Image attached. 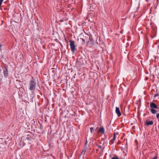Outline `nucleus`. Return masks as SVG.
I'll return each instance as SVG.
<instances>
[{
    "mask_svg": "<svg viewBox=\"0 0 159 159\" xmlns=\"http://www.w3.org/2000/svg\"><path fill=\"white\" fill-rule=\"evenodd\" d=\"M36 82L35 79L32 77V79L29 82V89L30 91L34 90L36 87Z\"/></svg>",
    "mask_w": 159,
    "mask_h": 159,
    "instance_id": "f257e3e1",
    "label": "nucleus"
},
{
    "mask_svg": "<svg viewBox=\"0 0 159 159\" xmlns=\"http://www.w3.org/2000/svg\"><path fill=\"white\" fill-rule=\"evenodd\" d=\"M69 42L70 43V49L71 50L73 53H74L75 50V42L74 41L72 40H70L69 41Z\"/></svg>",
    "mask_w": 159,
    "mask_h": 159,
    "instance_id": "f03ea898",
    "label": "nucleus"
},
{
    "mask_svg": "<svg viewBox=\"0 0 159 159\" xmlns=\"http://www.w3.org/2000/svg\"><path fill=\"white\" fill-rule=\"evenodd\" d=\"M150 107L152 109H157V106L154 103L151 102L150 104Z\"/></svg>",
    "mask_w": 159,
    "mask_h": 159,
    "instance_id": "7ed1b4c3",
    "label": "nucleus"
},
{
    "mask_svg": "<svg viewBox=\"0 0 159 159\" xmlns=\"http://www.w3.org/2000/svg\"><path fill=\"white\" fill-rule=\"evenodd\" d=\"M81 59H78L77 60L76 64L79 66H81L83 64V61H81Z\"/></svg>",
    "mask_w": 159,
    "mask_h": 159,
    "instance_id": "20e7f679",
    "label": "nucleus"
},
{
    "mask_svg": "<svg viewBox=\"0 0 159 159\" xmlns=\"http://www.w3.org/2000/svg\"><path fill=\"white\" fill-rule=\"evenodd\" d=\"M3 73L5 77H7L8 75V71L7 68H6L4 70Z\"/></svg>",
    "mask_w": 159,
    "mask_h": 159,
    "instance_id": "39448f33",
    "label": "nucleus"
},
{
    "mask_svg": "<svg viewBox=\"0 0 159 159\" xmlns=\"http://www.w3.org/2000/svg\"><path fill=\"white\" fill-rule=\"evenodd\" d=\"M116 112L119 117L120 116L121 114L120 111L119 109L117 107H116Z\"/></svg>",
    "mask_w": 159,
    "mask_h": 159,
    "instance_id": "423d86ee",
    "label": "nucleus"
},
{
    "mask_svg": "<svg viewBox=\"0 0 159 159\" xmlns=\"http://www.w3.org/2000/svg\"><path fill=\"white\" fill-rule=\"evenodd\" d=\"M98 132H100L102 133V134H104L105 133V130L104 129V128L103 126L101 127L98 130Z\"/></svg>",
    "mask_w": 159,
    "mask_h": 159,
    "instance_id": "0eeeda50",
    "label": "nucleus"
},
{
    "mask_svg": "<svg viewBox=\"0 0 159 159\" xmlns=\"http://www.w3.org/2000/svg\"><path fill=\"white\" fill-rule=\"evenodd\" d=\"M153 124V122L152 121H149L148 120H147L145 125H152Z\"/></svg>",
    "mask_w": 159,
    "mask_h": 159,
    "instance_id": "6e6552de",
    "label": "nucleus"
},
{
    "mask_svg": "<svg viewBox=\"0 0 159 159\" xmlns=\"http://www.w3.org/2000/svg\"><path fill=\"white\" fill-rule=\"evenodd\" d=\"M87 145H86V144H85L83 152H89L90 150L89 149H87Z\"/></svg>",
    "mask_w": 159,
    "mask_h": 159,
    "instance_id": "1a4fd4ad",
    "label": "nucleus"
},
{
    "mask_svg": "<svg viewBox=\"0 0 159 159\" xmlns=\"http://www.w3.org/2000/svg\"><path fill=\"white\" fill-rule=\"evenodd\" d=\"M159 96V91H158L157 90H156V94L154 95V98H155L156 97L158 96Z\"/></svg>",
    "mask_w": 159,
    "mask_h": 159,
    "instance_id": "9d476101",
    "label": "nucleus"
},
{
    "mask_svg": "<svg viewBox=\"0 0 159 159\" xmlns=\"http://www.w3.org/2000/svg\"><path fill=\"white\" fill-rule=\"evenodd\" d=\"M151 111L153 114H155L156 112V111L155 109L152 108L151 109Z\"/></svg>",
    "mask_w": 159,
    "mask_h": 159,
    "instance_id": "9b49d317",
    "label": "nucleus"
},
{
    "mask_svg": "<svg viewBox=\"0 0 159 159\" xmlns=\"http://www.w3.org/2000/svg\"><path fill=\"white\" fill-rule=\"evenodd\" d=\"M116 138V136L115 133H114V134L113 137L112 139V141H114L115 140Z\"/></svg>",
    "mask_w": 159,
    "mask_h": 159,
    "instance_id": "f8f14e48",
    "label": "nucleus"
},
{
    "mask_svg": "<svg viewBox=\"0 0 159 159\" xmlns=\"http://www.w3.org/2000/svg\"><path fill=\"white\" fill-rule=\"evenodd\" d=\"M90 132L92 133H93L94 131V129L93 127H91L90 128Z\"/></svg>",
    "mask_w": 159,
    "mask_h": 159,
    "instance_id": "ddd939ff",
    "label": "nucleus"
},
{
    "mask_svg": "<svg viewBox=\"0 0 159 159\" xmlns=\"http://www.w3.org/2000/svg\"><path fill=\"white\" fill-rule=\"evenodd\" d=\"M111 159H119L116 156L115 157H113L111 158Z\"/></svg>",
    "mask_w": 159,
    "mask_h": 159,
    "instance_id": "4468645a",
    "label": "nucleus"
},
{
    "mask_svg": "<svg viewBox=\"0 0 159 159\" xmlns=\"http://www.w3.org/2000/svg\"><path fill=\"white\" fill-rule=\"evenodd\" d=\"M98 148L99 149H101L102 148V146L101 145H98Z\"/></svg>",
    "mask_w": 159,
    "mask_h": 159,
    "instance_id": "2eb2a0df",
    "label": "nucleus"
},
{
    "mask_svg": "<svg viewBox=\"0 0 159 159\" xmlns=\"http://www.w3.org/2000/svg\"><path fill=\"white\" fill-rule=\"evenodd\" d=\"M156 117L157 119L159 118V113H157V114Z\"/></svg>",
    "mask_w": 159,
    "mask_h": 159,
    "instance_id": "dca6fc26",
    "label": "nucleus"
},
{
    "mask_svg": "<svg viewBox=\"0 0 159 159\" xmlns=\"http://www.w3.org/2000/svg\"><path fill=\"white\" fill-rule=\"evenodd\" d=\"M113 141H112V139L111 140V141L110 142V144H112L113 143Z\"/></svg>",
    "mask_w": 159,
    "mask_h": 159,
    "instance_id": "f3484780",
    "label": "nucleus"
},
{
    "mask_svg": "<svg viewBox=\"0 0 159 159\" xmlns=\"http://www.w3.org/2000/svg\"><path fill=\"white\" fill-rule=\"evenodd\" d=\"M157 156H156L153 159H157Z\"/></svg>",
    "mask_w": 159,
    "mask_h": 159,
    "instance_id": "a211bd4d",
    "label": "nucleus"
},
{
    "mask_svg": "<svg viewBox=\"0 0 159 159\" xmlns=\"http://www.w3.org/2000/svg\"><path fill=\"white\" fill-rule=\"evenodd\" d=\"M85 144H86V145H87V140L86 141V143H85Z\"/></svg>",
    "mask_w": 159,
    "mask_h": 159,
    "instance_id": "6ab92c4d",
    "label": "nucleus"
}]
</instances>
